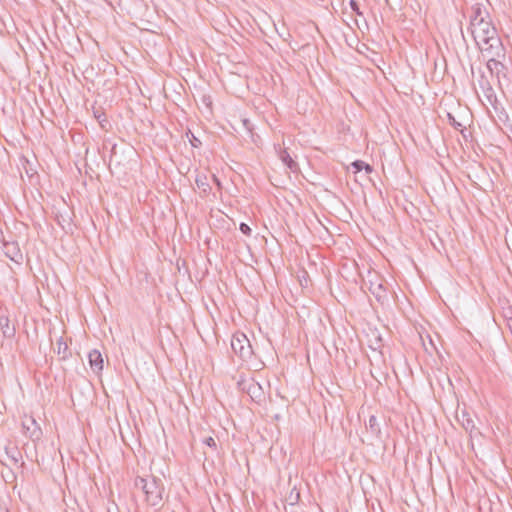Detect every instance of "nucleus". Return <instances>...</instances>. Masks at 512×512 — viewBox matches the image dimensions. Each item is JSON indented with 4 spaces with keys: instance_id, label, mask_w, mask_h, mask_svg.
Wrapping results in <instances>:
<instances>
[{
    "instance_id": "nucleus-1",
    "label": "nucleus",
    "mask_w": 512,
    "mask_h": 512,
    "mask_svg": "<svg viewBox=\"0 0 512 512\" xmlns=\"http://www.w3.org/2000/svg\"><path fill=\"white\" fill-rule=\"evenodd\" d=\"M470 30L476 46L480 51L485 48H490V52H499L501 46H503L497 29L492 24L490 18L480 23H473V26L470 27Z\"/></svg>"
},
{
    "instance_id": "nucleus-2",
    "label": "nucleus",
    "mask_w": 512,
    "mask_h": 512,
    "mask_svg": "<svg viewBox=\"0 0 512 512\" xmlns=\"http://www.w3.org/2000/svg\"><path fill=\"white\" fill-rule=\"evenodd\" d=\"M136 488H140L146 497V502L150 506H157L163 499L164 486L162 480L156 477L144 478L136 477L134 481Z\"/></svg>"
},
{
    "instance_id": "nucleus-3",
    "label": "nucleus",
    "mask_w": 512,
    "mask_h": 512,
    "mask_svg": "<svg viewBox=\"0 0 512 512\" xmlns=\"http://www.w3.org/2000/svg\"><path fill=\"white\" fill-rule=\"evenodd\" d=\"M237 387L242 392L249 395L252 401L260 404L265 401V391L262 385L253 377L240 376L237 381Z\"/></svg>"
},
{
    "instance_id": "nucleus-4",
    "label": "nucleus",
    "mask_w": 512,
    "mask_h": 512,
    "mask_svg": "<svg viewBox=\"0 0 512 512\" xmlns=\"http://www.w3.org/2000/svg\"><path fill=\"white\" fill-rule=\"evenodd\" d=\"M482 55L487 58V69L491 73V75H495L498 79L500 75H504V71L506 69L505 65L500 61V58L505 56V48L501 46L499 52H490V48L482 49Z\"/></svg>"
},
{
    "instance_id": "nucleus-5",
    "label": "nucleus",
    "mask_w": 512,
    "mask_h": 512,
    "mask_svg": "<svg viewBox=\"0 0 512 512\" xmlns=\"http://www.w3.org/2000/svg\"><path fill=\"white\" fill-rule=\"evenodd\" d=\"M231 348L243 360H248L253 354L249 339L244 333L237 332L232 336Z\"/></svg>"
},
{
    "instance_id": "nucleus-6",
    "label": "nucleus",
    "mask_w": 512,
    "mask_h": 512,
    "mask_svg": "<svg viewBox=\"0 0 512 512\" xmlns=\"http://www.w3.org/2000/svg\"><path fill=\"white\" fill-rule=\"evenodd\" d=\"M0 332L2 337L0 338V347L3 346V340H12L16 334V327L14 323L7 315H0Z\"/></svg>"
},
{
    "instance_id": "nucleus-7",
    "label": "nucleus",
    "mask_w": 512,
    "mask_h": 512,
    "mask_svg": "<svg viewBox=\"0 0 512 512\" xmlns=\"http://www.w3.org/2000/svg\"><path fill=\"white\" fill-rule=\"evenodd\" d=\"M4 253L5 255L15 263H21L23 260V254L19 248L17 242H8L3 239Z\"/></svg>"
},
{
    "instance_id": "nucleus-8",
    "label": "nucleus",
    "mask_w": 512,
    "mask_h": 512,
    "mask_svg": "<svg viewBox=\"0 0 512 512\" xmlns=\"http://www.w3.org/2000/svg\"><path fill=\"white\" fill-rule=\"evenodd\" d=\"M88 361L90 368L96 374H99L103 370L104 360L100 351L94 349L88 354Z\"/></svg>"
},
{
    "instance_id": "nucleus-9",
    "label": "nucleus",
    "mask_w": 512,
    "mask_h": 512,
    "mask_svg": "<svg viewBox=\"0 0 512 512\" xmlns=\"http://www.w3.org/2000/svg\"><path fill=\"white\" fill-rule=\"evenodd\" d=\"M457 420L460 423V425L472 436L473 434L477 433V429L475 427V422L472 416L466 412L462 411L460 415H457Z\"/></svg>"
},
{
    "instance_id": "nucleus-10",
    "label": "nucleus",
    "mask_w": 512,
    "mask_h": 512,
    "mask_svg": "<svg viewBox=\"0 0 512 512\" xmlns=\"http://www.w3.org/2000/svg\"><path fill=\"white\" fill-rule=\"evenodd\" d=\"M489 18L490 15L487 12V10L484 7H482L481 4L477 3L472 6V15L470 16V27L473 26V23H480Z\"/></svg>"
},
{
    "instance_id": "nucleus-11",
    "label": "nucleus",
    "mask_w": 512,
    "mask_h": 512,
    "mask_svg": "<svg viewBox=\"0 0 512 512\" xmlns=\"http://www.w3.org/2000/svg\"><path fill=\"white\" fill-rule=\"evenodd\" d=\"M23 429L25 430V434L31 439H39L42 434L36 420L32 417L23 422Z\"/></svg>"
},
{
    "instance_id": "nucleus-12",
    "label": "nucleus",
    "mask_w": 512,
    "mask_h": 512,
    "mask_svg": "<svg viewBox=\"0 0 512 512\" xmlns=\"http://www.w3.org/2000/svg\"><path fill=\"white\" fill-rule=\"evenodd\" d=\"M368 289L371 294L375 296L378 302L383 303L387 299L386 289L382 282H374L370 280Z\"/></svg>"
},
{
    "instance_id": "nucleus-13",
    "label": "nucleus",
    "mask_w": 512,
    "mask_h": 512,
    "mask_svg": "<svg viewBox=\"0 0 512 512\" xmlns=\"http://www.w3.org/2000/svg\"><path fill=\"white\" fill-rule=\"evenodd\" d=\"M195 184L203 196H207L211 191V186L208 182V176L204 173H198L195 177Z\"/></svg>"
},
{
    "instance_id": "nucleus-14",
    "label": "nucleus",
    "mask_w": 512,
    "mask_h": 512,
    "mask_svg": "<svg viewBox=\"0 0 512 512\" xmlns=\"http://www.w3.org/2000/svg\"><path fill=\"white\" fill-rule=\"evenodd\" d=\"M279 158L292 172H295L298 169V164L292 159L286 149L280 148Z\"/></svg>"
},
{
    "instance_id": "nucleus-15",
    "label": "nucleus",
    "mask_w": 512,
    "mask_h": 512,
    "mask_svg": "<svg viewBox=\"0 0 512 512\" xmlns=\"http://www.w3.org/2000/svg\"><path fill=\"white\" fill-rule=\"evenodd\" d=\"M54 351L60 356L62 360H66L70 356V351L67 343L64 341L62 337H60L56 342V348Z\"/></svg>"
},
{
    "instance_id": "nucleus-16",
    "label": "nucleus",
    "mask_w": 512,
    "mask_h": 512,
    "mask_svg": "<svg viewBox=\"0 0 512 512\" xmlns=\"http://www.w3.org/2000/svg\"><path fill=\"white\" fill-rule=\"evenodd\" d=\"M366 428L369 430V432L373 436L380 438V436H381V429H380L379 421H378L376 416H374V415L370 416V418L368 420V423L366 425Z\"/></svg>"
},
{
    "instance_id": "nucleus-17",
    "label": "nucleus",
    "mask_w": 512,
    "mask_h": 512,
    "mask_svg": "<svg viewBox=\"0 0 512 512\" xmlns=\"http://www.w3.org/2000/svg\"><path fill=\"white\" fill-rule=\"evenodd\" d=\"M5 454L13 465H17L21 459V453L17 447H5Z\"/></svg>"
},
{
    "instance_id": "nucleus-18",
    "label": "nucleus",
    "mask_w": 512,
    "mask_h": 512,
    "mask_svg": "<svg viewBox=\"0 0 512 512\" xmlns=\"http://www.w3.org/2000/svg\"><path fill=\"white\" fill-rule=\"evenodd\" d=\"M485 85H486V87H484V85H482V88L484 89L485 95H486L488 101L490 102V104L494 105V103L497 102V98H496V95L494 93V90H493L492 86L490 85V83L488 81H486Z\"/></svg>"
},
{
    "instance_id": "nucleus-19",
    "label": "nucleus",
    "mask_w": 512,
    "mask_h": 512,
    "mask_svg": "<svg viewBox=\"0 0 512 512\" xmlns=\"http://www.w3.org/2000/svg\"><path fill=\"white\" fill-rule=\"evenodd\" d=\"M351 166L354 169L355 173L360 172L363 169H365L367 173H371L373 170L369 164H367L361 160H356V161L352 162Z\"/></svg>"
},
{
    "instance_id": "nucleus-20",
    "label": "nucleus",
    "mask_w": 512,
    "mask_h": 512,
    "mask_svg": "<svg viewBox=\"0 0 512 512\" xmlns=\"http://www.w3.org/2000/svg\"><path fill=\"white\" fill-rule=\"evenodd\" d=\"M94 116L98 120V122L100 123L101 127L105 128V124L104 123L108 124V121L105 118L104 113L101 112L100 109H95L94 110Z\"/></svg>"
},
{
    "instance_id": "nucleus-21",
    "label": "nucleus",
    "mask_w": 512,
    "mask_h": 512,
    "mask_svg": "<svg viewBox=\"0 0 512 512\" xmlns=\"http://www.w3.org/2000/svg\"><path fill=\"white\" fill-rule=\"evenodd\" d=\"M203 444L212 448L213 450H216V441L213 437L209 436V437H205L203 440H202Z\"/></svg>"
},
{
    "instance_id": "nucleus-22",
    "label": "nucleus",
    "mask_w": 512,
    "mask_h": 512,
    "mask_svg": "<svg viewBox=\"0 0 512 512\" xmlns=\"http://www.w3.org/2000/svg\"><path fill=\"white\" fill-rule=\"evenodd\" d=\"M239 229L246 236H251V234H252V229L250 228V226L248 224H246L244 222L240 223Z\"/></svg>"
},
{
    "instance_id": "nucleus-23",
    "label": "nucleus",
    "mask_w": 512,
    "mask_h": 512,
    "mask_svg": "<svg viewBox=\"0 0 512 512\" xmlns=\"http://www.w3.org/2000/svg\"><path fill=\"white\" fill-rule=\"evenodd\" d=\"M189 141H190L191 145L196 148L200 147L202 144L201 141L197 137H195L194 134H192V133H191V138H189Z\"/></svg>"
},
{
    "instance_id": "nucleus-24",
    "label": "nucleus",
    "mask_w": 512,
    "mask_h": 512,
    "mask_svg": "<svg viewBox=\"0 0 512 512\" xmlns=\"http://www.w3.org/2000/svg\"><path fill=\"white\" fill-rule=\"evenodd\" d=\"M350 7L351 9L358 15H361L362 13L359 10L358 3L355 0L350 1Z\"/></svg>"
},
{
    "instance_id": "nucleus-25",
    "label": "nucleus",
    "mask_w": 512,
    "mask_h": 512,
    "mask_svg": "<svg viewBox=\"0 0 512 512\" xmlns=\"http://www.w3.org/2000/svg\"><path fill=\"white\" fill-rule=\"evenodd\" d=\"M448 118H449L450 124L454 128L458 129V127H461V124L455 120V118H454V116H452V114L448 113Z\"/></svg>"
},
{
    "instance_id": "nucleus-26",
    "label": "nucleus",
    "mask_w": 512,
    "mask_h": 512,
    "mask_svg": "<svg viewBox=\"0 0 512 512\" xmlns=\"http://www.w3.org/2000/svg\"><path fill=\"white\" fill-rule=\"evenodd\" d=\"M58 223L64 228V223H67L69 225V221L61 218V220L58 218Z\"/></svg>"
},
{
    "instance_id": "nucleus-27",
    "label": "nucleus",
    "mask_w": 512,
    "mask_h": 512,
    "mask_svg": "<svg viewBox=\"0 0 512 512\" xmlns=\"http://www.w3.org/2000/svg\"><path fill=\"white\" fill-rule=\"evenodd\" d=\"M212 179L220 187V185H221L220 181L218 180V178L215 175L212 176Z\"/></svg>"
},
{
    "instance_id": "nucleus-28",
    "label": "nucleus",
    "mask_w": 512,
    "mask_h": 512,
    "mask_svg": "<svg viewBox=\"0 0 512 512\" xmlns=\"http://www.w3.org/2000/svg\"><path fill=\"white\" fill-rule=\"evenodd\" d=\"M0 241H3V232H2L1 228H0Z\"/></svg>"
},
{
    "instance_id": "nucleus-29",
    "label": "nucleus",
    "mask_w": 512,
    "mask_h": 512,
    "mask_svg": "<svg viewBox=\"0 0 512 512\" xmlns=\"http://www.w3.org/2000/svg\"><path fill=\"white\" fill-rule=\"evenodd\" d=\"M0 512H8V511L0 506Z\"/></svg>"
}]
</instances>
